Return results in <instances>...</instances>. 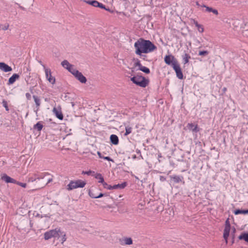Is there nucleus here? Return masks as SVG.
<instances>
[{"mask_svg": "<svg viewBox=\"0 0 248 248\" xmlns=\"http://www.w3.org/2000/svg\"><path fill=\"white\" fill-rule=\"evenodd\" d=\"M173 69L176 72L177 77L180 79H183V74L179 64L173 67Z\"/></svg>", "mask_w": 248, "mask_h": 248, "instance_id": "10", "label": "nucleus"}, {"mask_svg": "<svg viewBox=\"0 0 248 248\" xmlns=\"http://www.w3.org/2000/svg\"><path fill=\"white\" fill-rule=\"evenodd\" d=\"M159 179L161 182H164L166 180V178L163 176H160Z\"/></svg>", "mask_w": 248, "mask_h": 248, "instance_id": "46", "label": "nucleus"}, {"mask_svg": "<svg viewBox=\"0 0 248 248\" xmlns=\"http://www.w3.org/2000/svg\"><path fill=\"white\" fill-rule=\"evenodd\" d=\"M124 243L125 245H129L132 244V240L131 238L126 237L124 239Z\"/></svg>", "mask_w": 248, "mask_h": 248, "instance_id": "29", "label": "nucleus"}, {"mask_svg": "<svg viewBox=\"0 0 248 248\" xmlns=\"http://www.w3.org/2000/svg\"><path fill=\"white\" fill-rule=\"evenodd\" d=\"M131 80L135 84L141 87H145L148 84V80L141 76H136L131 78Z\"/></svg>", "mask_w": 248, "mask_h": 248, "instance_id": "3", "label": "nucleus"}, {"mask_svg": "<svg viewBox=\"0 0 248 248\" xmlns=\"http://www.w3.org/2000/svg\"><path fill=\"white\" fill-rule=\"evenodd\" d=\"M239 240H244L248 243V232L241 233L238 237Z\"/></svg>", "mask_w": 248, "mask_h": 248, "instance_id": "20", "label": "nucleus"}, {"mask_svg": "<svg viewBox=\"0 0 248 248\" xmlns=\"http://www.w3.org/2000/svg\"><path fill=\"white\" fill-rule=\"evenodd\" d=\"M94 177L95 179L98 180V183L102 184L105 182L104 178L101 173H96L94 175Z\"/></svg>", "mask_w": 248, "mask_h": 248, "instance_id": "21", "label": "nucleus"}, {"mask_svg": "<svg viewBox=\"0 0 248 248\" xmlns=\"http://www.w3.org/2000/svg\"><path fill=\"white\" fill-rule=\"evenodd\" d=\"M15 184H16L17 185H19L24 188H25L27 186V185L26 183H21V182H18L17 181H16V183H15Z\"/></svg>", "mask_w": 248, "mask_h": 248, "instance_id": "38", "label": "nucleus"}, {"mask_svg": "<svg viewBox=\"0 0 248 248\" xmlns=\"http://www.w3.org/2000/svg\"><path fill=\"white\" fill-rule=\"evenodd\" d=\"M126 185L127 183L126 182H124L120 184L114 185L112 186V189H123L126 186Z\"/></svg>", "mask_w": 248, "mask_h": 248, "instance_id": "18", "label": "nucleus"}, {"mask_svg": "<svg viewBox=\"0 0 248 248\" xmlns=\"http://www.w3.org/2000/svg\"><path fill=\"white\" fill-rule=\"evenodd\" d=\"M231 227H225L223 232V238L225 240L226 244L228 243V238L231 231Z\"/></svg>", "mask_w": 248, "mask_h": 248, "instance_id": "13", "label": "nucleus"}, {"mask_svg": "<svg viewBox=\"0 0 248 248\" xmlns=\"http://www.w3.org/2000/svg\"><path fill=\"white\" fill-rule=\"evenodd\" d=\"M19 78V75L17 74H14L8 80L7 85L13 84L17 79Z\"/></svg>", "mask_w": 248, "mask_h": 248, "instance_id": "14", "label": "nucleus"}, {"mask_svg": "<svg viewBox=\"0 0 248 248\" xmlns=\"http://www.w3.org/2000/svg\"><path fill=\"white\" fill-rule=\"evenodd\" d=\"M61 64L63 67L66 69L71 74L73 71L76 69V68H74V66L70 64L67 60L63 61L61 63Z\"/></svg>", "mask_w": 248, "mask_h": 248, "instance_id": "8", "label": "nucleus"}, {"mask_svg": "<svg viewBox=\"0 0 248 248\" xmlns=\"http://www.w3.org/2000/svg\"><path fill=\"white\" fill-rule=\"evenodd\" d=\"M1 179L7 183H11L15 184L16 183V180L15 179L10 177L5 173L1 174Z\"/></svg>", "mask_w": 248, "mask_h": 248, "instance_id": "9", "label": "nucleus"}, {"mask_svg": "<svg viewBox=\"0 0 248 248\" xmlns=\"http://www.w3.org/2000/svg\"><path fill=\"white\" fill-rule=\"evenodd\" d=\"M135 66L136 67L138 66L139 68H140L141 66V64L140 63V62L139 59H136L135 60Z\"/></svg>", "mask_w": 248, "mask_h": 248, "instance_id": "36", "label": "nucleus"}, {"mask_svg": "<svg viewBox=\"0 0 248 248\" xmlns=\"http://www.w3.org/2000/svg\"><path fill=\"white\" fill-rule=\"evenodd\" d=\"M38 173L37 172L34 173L32 176H31L29 177L28 179V182H33L35 181L36 180H38L37 178V176L36 175H37Z\"/></svg>", "mask_w": 248, "mask_h": 248, "instance_id": "24", "label": "nucleus"}, {"mask_svg": "<svg viewBox=\"0 0 248 248\" xmlns=\"http://www.w3.org/2000/svg\"><path fill=\"white\" fill-rule=\"evenodd\" d=\"M43 127V126L40 122H38L34 125V128L37 129L39 131H40L42 129Z\"/></svg>", "mask_w": 248, "mask_h": 248, "instance_id": "30", "label": "nucleus"}, {"mask_svg": "<svg viewBox=\"0 0 248 248\" xmlns=\"http://www.w3.org/2000/svg\"><path fill=\"white\" fill-rule=\"evenodd\" d=\"M247 214H248V209L246 210Z\"/></svg>", "mask_w": 248, "mask_h": 248, "instance_id": "51", "label": "nucleus"}, {"mask_svg": "<svg viewBox=\"0 0 248 248\" xmlns=\"http://www.w3.org/2000/svg\"><path fill=\"white\" fill-rule=\"evenodd\" d=\"M87 3H88L90 5H91L94 7H97L98 4H99V2L97 0H88L86 1Z\"/></svg>", "mask_w": 248, "mask_h": 248, "instance_id": "26", "label": "nucleus"}, {"mask_svg": "<svg viewBox=\"0 0 248 248\" xmlns=\"http://www.w3.org/2000/svg\"><path fill=\"white\" fill-rule=\"evenodd\" d=\"M194 23L200 32L202 33L204 31V28L202 25L199 24L196 21H194Z\"/></svg>", "mask_w": 248, "mask_h": 248, "instance_id": "22", "label": "nucleus"}, {"mask_svg": "<svg viewBox=\"0 0 248 248\" xmlns=\"http://www.w3.org/2000/svg\"><path fill=\"white\" fill-rule=\"evenodd\" d=\"M232 230H233V233H234L235 232V228H233L232 229Z\"/></svg>", "mask_w": 248, "mask_h": 248, "instance_id": "50", "label": "nucleus"}, {"mask_svg": "<svg viewBox=\"0 0 248 248\" xmlns=\"http://www.w3.org/2000/svg\"><path fill=\"white\" fill-rule=\"evenodd\" d=\"M60 236H62L61 239L62 243H63V242H65L66 240V234L64 232L61 231V232L60 233Z\"/></svg>", "mask_w": 248, "mask_h": 248, "instance_id": "32", "label": "nucleus"}, {"mask_svg": "<svg viewBox=\"0 0 248 248\" xmlns=\"http://www.w3.org/2000/svg\"><path fill=\"white\" fill-rule=\"evenodd\" d=\"M39 63L41 64V65L44 67V66H45L43 63L42 62L40 61Z\"/></svg>", "mask_w": 248, "mask_h": 248, "instance_id": "49", "label": "nucleus"}, {"mask_svg": "<svg viewBox=\"0 0 248 248\" xmlns=\"http://www.w3.org/2000/svg\"><path fill=\"white\" fill-rule=\"evenodd\" d=\"M110 140L111 142L114 145H117L119 143L118 137L116 135H111L110 137Z\"/></svg>", "mask_w": 248, "mask_h": 248, "instance_id": "17", "label": "nucleus"}, {"mask_svg": "<svg viewBox=\"0 0 248 248\" xmlns=\"http://www.w3.org/2000/svg\"><path fill=\"white\" fill-rule=\"evenodd\" d=\"M225 227H231V224L228 219L225 221Z\"/></svg>", "mask_w": 248, "mask_h": 248, "instance_id": "43", "label": "nucleus"}, {"mask_svg": "<svg viewBox=\"0 0 248 248\" xmlns=\"http://www.w3.org/2000/svg\"><path fill=\"white\" fill-rule=\"evenodd\" d=\"M92 172H93L91 170L82 171V174H87V175H89L91 174Z\"/></svg>", "mask_w": 248, "mask_h": 248, "instance_id": "41", "label": "nucleus"}, {"mask_svg": "<svg viewBox=\"0 0 248 248\" xmlns=\"http://www.w3.org/2000/svg\"><path fill=\"white\" fill-rule=\"evenodd\" d=\"M139 70L146 74H149L150 72V69L142 65L140 68H139Z\"/></svg>", "mask_w": 248, "mask_h": 248, "instance_id": "27", "label": "nucleus"}, {"mask_svg": "<svg viewBox=\"0 0 248 248\" xmlns=\"http://www.w3.org/2000/svg\"><path fill=\"white\" fill-rule=\"evenodd\" d=\"M135 53L142 56V53H149L154 51L156 47L150 40L140 38L134 44Z\"/></svg>", "mask_w": 248, "mask_h": 248, "instance_id": "1", "label": "nucleus"}, {"mask_svg": "<svg viewBox=\"0 0 248 248\" xmlns=\"http://www.w3.org/2000/svg\"><path fill=\"white\" fill-rule=\"evenodd\" d=\"M89 195L91 198L94 199L99 198L103 196V194L102 193H100L99 195H97L91 190L89 191Z\"/></svg>", "mask_w": 248, "mask_h": 248, "instance_id": "19", "label": "nucleus"}, {"mask_svg": "<svg viewBox=\"0 0 248 248\" xmlns=\"http://www.w3.org/2000/svg\"><path fill=\"white\" fill-rule=\"evenodd\" d=\"M61 230L60 228H56L54 230H51L49 231L46 232L44 234V238L46 240H48L52 237H60V233Z\"/></svg>", "mask_w": 248, "mask_h": 248, "instance_id": "4", "label": "nucleus"}, {"mask_svg": "<svg viewBox=\"0 0 248 248\" xmlns=\"http://www.w3.org/2000/svg\"><path fill=\"white\" fill-rule=\"evenodd\" d=\"M201 7H204L205 8V11L207 12H211V11H212V8L211 7H209L208 6H207L206 5H204V4H203L201 6Z\"/></svg>", "mask_w": 248, "mask_h": 248, "instance_id": "37", "label": "nucleus"}, {"mask_svg": "<svg viewBox=\"0 0 248 248\" xmlns=\"http://www.w3.org/2000/svg\"><path fill=\"white\" fill-rule=\"evenodd\" d=\"M0 70L4 72H8L11 71L12 68L5 63L0 62Z\"/></svg>", "mask_w": 248, "mask_h": 248, "instance_id": "11", "label": "nucleus"}, {"mask_svg": "<svg viewBox=\"0 0 248 248\" xmlns=\"http://www.w3.org/2000/svg\"><path fill=\"white\" fill-rule=\"evenodd\" d=\"M171 178L173 179L174 182L178 183L182 181L183 177L178 175H174L173 176H172Z\"/></svg>", "mask_w": 248, "mask_h": 248, "instance_id": "25", "label": "nucleus"}, {"mask_svg": "<svg viewBox=\"0 0 248 248\" xmlns=\"http://www.w3.org/2000/svg\"><path fill=\"white\" fill-rule=\"evenodd\" d=\"M97 155H98L99 158H103L104 156H102L100 152H99V151L97 152Z\"/></svg>", "mask_w": 248, "mask_h": 248, "instance_id": "47", "label": "nucleus"}, {"mask_svg": "<svg viewBox=\"0 0 248 248\" xmlns=\"http://www.w3.org/2000/svg\"><path fill=\"white\" fill-rule=\"evenodd\" d=\"M196 5H197L198 6H202V5H200V4H199L198 1H196Z\"/></svg>", "mask_w": 248, "mask_h": 248, "instance_id": "48", "label": "nucleus"}, {"mask_svg": "<svg viewBox=\"0 0 248 248\" xmlns=\"http://www.w3.org/2000/svg\"><path fill=\"white\" fill-rule=\"evenodd\" d=\"M44 69L45 72L46 77L47 80L52 84H54L55 83V78L52 76L51 70L46 68L45 66H44Z\"/></svg>", "mask_w": 248, "mask_h": 248, "instance_id": "7", "label": "nucleus"}, {"mask_svg": "<svg viewBox=\"0 0 248 248\" xmlns=\"http://www.w3.org/2000/svg\"><path fill=\"white\" fill-rule=\"evenodd\" d=\"M103 159L109 161L113 162V160L108 156H104Z\"/></svg>", "mask_w": 248, "mask_h": 248, "instance_id": "42", "label": "nucleus"}, {"mask_svg": "<svg viewBox=\"0 0 248 248\" xmlns=\"http://www.w3.org/2000/svg\"><path fill=\"white\" fill-rule=\"evenodd\" d=\"M72 74L81 83H85L87 79L83 74L76 69L73 71Z\"/></svg>", "mask_w": 248, "mask_h": 248, "instance_id": "6", "label": "nucleus"}, {"mask_svg": "<svg viewBox=\"0 0 248 248\" xmlns=\"http://www.w3.org/2000/svg\"><path fill=\"white\" fill-rule=\"evenodd\" d=\"M2 106L5 108L6 111L9 110L7 102L6 100H3L2 102Z\"/></svg>", "mask_w": 248, "mask_h": 248, "instance_id": "35", "label": "nucleus"}, {"mask_svg": "<svg viewBox=\"0 0 248 248\" xmlns=\"http://www.w3.org/2000/svg\"><path fill=\"white\" fill-rule=\"evenodd\" d=\"M235 215L246 214V210L237 209L233 212Z\"/></svg>", "mask_w": 248, "mask_h": 248, "instance_id": "28", "label": "nucleus"}, {"mask_svg": "<svg viewBox=\"0 0 248 248\" xmlns=\"http://www.w3.org/2000/svg\"><path fill=\"white\" fill-rule=\"evenodd\" d=\"M86 184L85 181L80 179L75 181H71L67 186V189L69 191L78 188H83Z\"/></svg>", "mask_w": 248, "mask_h": 248, "instance_id": "2", "label": "nucleus"}, {"mask_svg": "<svg viewBox=\"0 0 248 248\" xmlns=\"http://www.w3.org/2000/svg\"><path fill=\"white\" fill-rule=\"evenodd\" d=\"M164 61L167 64L170 65L172 68L178 64L176 59L172 55H166L164 58Z\"/></svg>", "mask_w": 248, "mask_h": 248, "instance_id": "5", "label": "nucleus"}, {"mask_svg": "<svg viewBox=\"0 0 248 248\" xmlns=\"http://www.w3.org/2000/svg\"><path fill=\"white\" fill-rule=\"evenodd\" d=\"M132 132V128L129 126H127L125 127V133L124 134L125 136H127L130 134Z\"/></svg>", "mask_w": 248, "mask_h": 248, "instance_id": "33", "label": "nucleus"}, {"mask_svg": "<svg viewBox=\"0 0 248 248\" xmlns=\"http://www.w3.org/2000/svg\"><path fill=\"white\" fill-rule=\"evenodd\" d=\"M52 181H53L52 176H50L49 178H48L47 182V183L46 184V185H47L48 184H49V183L51 182Z\"/></svg>", "mask_w": 248, "mask_h": 248, "instance_id": "44", "label": "nucleus"}, {"mask_svg": "<svg viewBox=\"0 0 248 248\" xmlns=\"http://www.w3.org/2000/svg\"><path fill=\"white\" fill-rule=\"evenodd\" d=\"M37 175H36L37 176V178L38 180L40 179H44L45 177L46 176H50V174L48 172H37Z\"/></svg>", "mask_w": 248, "mask_h": 248, "instance_id": "16", "label": "nucleus"}, {"mask_svg": "<svg viewBox=\"0 0 248 248\" xmlns=\"http://www.w3.org/2000/svg\"><path fill=\"white\" fill-rule=\"evenodd\" d=\"M102 185H103L104 188H106V189H108V190L112 189V186L111 185H108L105 182H104L103 183H102Z\"/></svg>", "mask_w": 248, "mask_h": 248, "instance_id": "34", "label": "nucleus"}, {"mask_svg": "<svg viewBox=\"0 0 248 248\" xmlns=\"http://www.w3.org/2000/svg\"><path fill=\"white\" fill-rule=\"evenodd\" d=\"M97 5H98L97 7H99V8H100L101 9H105L106 10H108V9H106L105 6V5H103L101 3L99 2V4H98Z\"/></svg>", "mask_w": 248, "mask_h": 248, "instance_id": "40", "label": "nucleus"}, {"mask_svg": "<svg viewBox=\"0 0 248 248\" xmlns=\"http://www.w3.org/2000/svg\"><path fill=\"white\" fill-rule=\"evenodd\" d=\"M33 98L34 99V101L37 107H39L40 105V99L37 96H35V95L33 96Z\"/></svg>", "mask_w": 248, "mask_h": 248, "instance_id": "31", "label": "nucleus"}, {"mask_svg": "<svg viewBox=\"0 0 248 248\" xmlns=\"http://www.w3.org/2000/svg\"><path fill=\"white\" fill-rule=\"evenodd\" d=\"M190 58H191L190 56L188 54L185 53L183 56V61L184 63L185 64L188 63L189 62V60L190 59Z\"/></svg>", "mask_w": 248, "mask_h": 248, "instance_id": "23", "label": "nucleus"}, {"mask_svg": "<svg viewBox=\"0 0 248 248\" xmlns=\"http://www.w3.org/2000/svg\"><path fill=\"white\" fill-rule=\"evenodd\" d=\"M226 90V89L225 88H224V89H223L224 91H225Z\"/></svg>", "mask_w": 248, "mask_h": 248, "instance_id": "53", "label": "nucleus"}, {"mask_svg": "<svg viewBox=\"0 0 248 248\" xmlns=\"http://www.w3.org/2000/svg\"><path fill=\"white\" fill-rule=\"evenodd\" d=\"M208 54V52L206 50H204V51H200L199 52V55L200 56H203V55H207Z\"/></svg>", "mask_w": 248, "mask_h": 248, "instance_id": "39", "label": "nucleus"}, {"mask_svg": "<svg viewBox=\"0 0 248 248\" xmlns=\"http://www.w3.org/2000/svg\"><path fill=\"white\" fill-rule=\"evenodd\" d=\"M187 127L188 129L191 130L194 132H198L199 131V128L197 124H195L192 123H189L187 124Z\"/></svg>", "mask_w": 248, "mask_h": 248, "instance_id": "15", "label": "nucleus"}, {"mask_svg": "<svg viewBox=\"0 0 248 248\" xmlns=\"http://www.w3.org/2000/svg\"><path fill=\"white\" fill-rule=\"evenodd\" d=\"M29 93H26V96H29Z\"/></svg>", "mask_w": 248, "mask_h": 248, "instance_id": "52", "label": "nucleus"}, {"mask_svg": "<svg viewBox=\"0 0 248 248\" xmlns=\"http://www.w3.org/2000/svg\"><path fill=\"white\" fill-rule=\"evenodd\" d=\"M211 12H212L216 15H217L218 14L217 10L216 9H213V8L212 9Z\"/></svg>", "mask_w": 248, "mask_h": 248, "instance_id": "45", "label": "nucleus"}, {"mask_svg": "<svg viewBox=\"0 0 248 248\" xmlns=\"http://www.w3.org/2000/svg\"><path fill=\"white\" fill-rule=\"evenodd\" d=\"M53 113L59 120H62L63 118V114L62 113L61 109L56 108H54L52 110Z\"/></svg>", "mask_w": 248, "mask_h": 248, "instance_id": "12", "label": "nucleus"}]
</instances>
